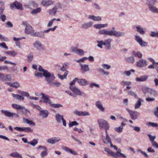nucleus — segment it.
<instances>
[{
    "instance_id": "f257e3e1",
    "label": "nucleus",
    "mask_w": 158,
    "mask_h": 158,
    "mask_svg": "<svg viewBox=\"0 0 158 158\" xmlns=\"http://www.w3.org/2000/svg\"><path fill=\"white\" fill-rule=\"evenodd\" d=\"M38 70L43 72V76L45 77L48 83L52 82L55 78L53 73H50L47 70L44 69L41 66H40Z\"/></svg>"
},
{
    "instance_id": "f03ea898",
    "label": "nucleus",
    "mask_w": 158,
    "mask_h": 158,
    "mask_svg": "<svg viewBox=\"0 0 158 158\" xmlns=\"http://www.w3.org/2000/svg\"><path fill=\"white\" fill-rule=\"evenodd\" d=\"M99 33L101 35L114 36L117 37L123 36L124 34L123 32H121L112 30L108 31L106 29L100 30L99 31Z\"/></svg>"
},
{
    "instance_id": "7ed1b4c3",
    "label": "nucleus",
    "mask_w": 158,
    "mask_h": 158,
    "mask_svg": "<svg viewBox=\"0 0 158 158\" xmlns=\"http://www.w3.org/2000/svg\"><path fill=\"white\" fill-rule=\"evenodd\" d=\"M104 149L105 151L109 155H111L114 157L117 158L118 157H121L126 158V157L125 155L120 152V150L119 151V150L116 153H115L110 151L108 148H105Z\"/></svg>"
},
{
    "instance_id": "20e7f679",
    "label": "nucleus",
    "mask_w": 158,
    "mask_h": 158,
    "mask_svg": "<svg viewBox=\"0 0 158 158\" xmlns=\"http://www.w3.org/2000/svg\"><path fill=\"white\" fill-rule=\"evenodd\" d=\"M98 121L101 129L103 128L105 131H107L109 129V125L107 121L102 119H98Z\"/></svg>"
},
{
    "instance_id": "39448f33",
    "label": "nucleus",
    "mask_w": 158,
    "mask_h": 158,
    "mask_svg": "<svg viewBox=\"0 0 158 158\" xmlns=\"http://www.w3.org/2000/svg\"><path fill=\"white\" fill-rule=\"evenodd\" d=\"M141 90L145 96L146 95L147 93H149L150 95L153 96H155L156 94L155 90L146 87H142Z\"/></svg>"
},
{
    "instance_id": "423d86ee",
    "label": "nucleus",
    "mask_w": 158,
    "mask_h": 158,
    "mask_svg": "<svg viewBox=\"0 0 158 158\" xmlns=\"http://www.w3.org/2000/svg\"><path fill=\"white\" fill-rule=\"evenodd\" d=\"M112 40L110 39H108L105 40L104 41H100L99 43L103 45H104L105 47V48L107 50L111 48V42Z\"/></svg>"
},
{
    "instance_id": "0eeeda50",
    "label": "nucleus",
    "mask_w": 158,
    "mask_h": 158,
    "mask_svg": "<svg viewBox=\"0 0 158 158\" xmlns=\"http://www.w3.org/2000/svg\"><path fill=\"white\" fill-rule=\"evenodd\" d=\"M1 112L3 114L6 116L9 117H12L15 116L16 117H18L19 115L15 113H13L9 111L8 110H1Z\"/></svg>"
},
{
    "instance_id": "6e6552de",
    "label": "nucleus",
    "mask_w": 158,
    "mask_h": 158,
    "mask_svg": "<svg viewBox=\"0 0 158 158\" xmlns=\"http://www.w3.org/2000/svg\"><path fill=\"white\" fill-rule=\"evenodd\" d=\"M135 40L141 47H146L148 45L147 43L143 40L141 38L138 36H135Z\"/></svg>"
},
{
    "instance_id": "1a4fd4ad",
    "label": "nucleus",
    "mask_w": 158,
    "mask_h": 158,
    "mask_svg": "<svg viewBox=\"0 0 158 158\" xmlns=\"http://www.w3.org/2000/svg\"><path fill=\"white\" fill-rule=\"evenodd\" d=\"M60 70L62 71L65 72L64 75H61L60 74L58 73L57 75L58 77L61 80H63L64 79L66 78V76L68 74V71L67 70V69L65 68L62 67L60 69Z\"/></svg>"
},
{
    "instance_id": "9d476101",
    "label": "nucleus",
    "mask_w": 158,
    "mask_h": 158,
    "mask_svg": "<svg viewBox=\"0 0 158 158\" xmlns=\"http://www.w3.org/2000/svg\"><path fill=\"white\" fill-rule=\"evenodd\" d=\"M15 129L19 131H24L25 132H32L33 130L29 127H23L22 128L16 127Z\"/></svg>"
},
{
    "instance_id": "9b49d317",
    "label": "nucleus",
    "mask_w": 158,
    "mask_h": 158,
    "mask_svg": "<svg viewBox=\"0 0 158 158\" xmlns=\"http://www.w3.org/2000/svg\"><path fill=\"white\" fill-rule=\"evenodd\" d=\"M71 50L72 52H76L81 56L83 55L84 54V52L83 50L81 49H78L76 47H71Z\"/></svg>"
},
{
    "instance_id": "f8f14e48",
    "label": "nucleus",
    "mask_w": 158,
    "mask_h": 158,
    "mask_svg": "<svg viewBox=\"0 0 158 158\" xmlns=\"http://www.w3.org/2000/svg\"><path fill=\"white\" fill-rule=\"evenodd\" d=\"M10 6L11 9H12L14 7H15L16 9H21L22 8V5L17 1H15L12 4H10Z\"/></svg>"
},
{
    "instance_id": "ddd939ff",
    "label": "nucleus",
    "mask_w": 158,
    "mask_h": 158,
    "mask_svg": "<svg viewBox=\"0 0 158 158\" xmlns=\"http://www.w3.org/2000/svg\"><path fill=\"white\" fill-rule=\"evenodd\" d=\"M25 32L26 34L32 35L34 32V31L32 27L30 25H28L26 27Z\"/></svg>"
},
{
    "instance_id": "4468645a",
    "label": "nucleus",
    "mask_w": 158,
    "mask_h": 158,
    "mask_svg": "<svg viewBox=\"0 0 158 158\" xmlns=\"http://www.w3.org/2000/svg\"><path fill=\"white\" fill-rule=\"evenodd\" d=\"M70 89L75 94L78 95H81V92L76 87L73 86H70Z\"/></svg>"
},
{
    "instance_id": "2eb2a0df",
    "label": "nucleus",
    "mask_w": 158,
    "mask_h": 158,
    "mask_svg": "<svg viewBox=\"0 0 158 158\" xmlns=\"http://www.w3.org/2000/svg\"><path fill=\"white\" fill-rule=\"evenodd\" d=\"M53 2L51 0H43L41 1V4L45 7L48 6L53 4Z\"/></svg>"
},
{
    "instance_id": "dca6fc26",
    "label": "nucleus",
    "mask_w": 158,
    "mask_h": 158,
    "mask_svg": "<svg viewBox=\"0 0 158 158\" xmlns=\"http://www.w3.org/2000/svg\"><path fill=\"white\" fill-rule=\"evenodd\" d=\"M136 64L139 67H142L146 66L147 64L146 60L141 59L137 61Z\"/></svg>"
},
{
    "instance_id": "f3484780",
    "label": "nucleus",
    "mask_w": 158,
    "mask_h": 158,
    "mask_svg": "<svg viewBox=\"0 0 158 158\" xmlns=\"http://www.w3.org/2000/svg\"><path fill=\"white\" fill-rule=\"evenodd\" d=\"M129 113L132 119H135L137 118L139 114V113L136 111L130 110H129Z\"/></svg>"
},
{
    "instance_id": "a211bd4d",
    "label": "nucleus",
    "mask_w": 158,
    "mask_h": 158,
    "mask_svg": "<svg viewBox=\"0 0 158 158\" xmlns=\"http://www.w3.org/2000/svg\"><path fill=\"white\" fill-rule=\"evenodd\" d=\"M60 140V139L58 137H53L48 139L47 142L51 144H53Z\"/></svg>"
},
{
    "instance_id": "6ab92c4d",
    "label": "nucleus",
    "mask_w": 158,
    "mask_h": 158,
    "mask_svg": "<svg viewBox=\"0 0 158 158\" xmlns=\"http://www.w3.org/2000/svg\"><path fill=\"white\" fill-rule=\"evenodd\" d=\"M49 114V113L47 110H41L40 111V115L43 118H45L47 117Z\"/></svg>"
},
{
    "instance_id": "aec40b11",
    "label": "nucleus",
    "mask_w": 158,
    "mask_h": 158,
    "mask_svg": "<svg viewBox=\"0 0 158 158\" xmlns=\"http://www.w3.org/2000/svg\"><path fill=\"white\" fill-rule=\"evenodd\" d=\"M11 106L13 108L18 110H23L25 109V107L24 106L16 104H13Z\"/></svg>"
},
{
    "instance_id": "412c9836",
    "label": "nucleus",
    "mask_w": 158,
    "mask_h": 158,
    "mask_svg": "<svg viewBox=\"0 0 158 158\" xmlns=\"http://www.w3.org/2000/svg\"><path fill=\"white\" fill-rule=\"evenodd\" d=\"M74 113L75 114L80 116H86L89 115V112L85 111V112H81L77 110H76L74 112Z\"/></svg>"
},
{
    "instance_id": "4be33fe9",
    "label": "nucleus",
    "mask_w": 158,
    "mask_h": 158,
    "mask_svg": "<svg viewBox=\"0 0 158 158\" xmlns=\"http://www.w3.org/2000/svg\"><path fill=\"white\" fill-rule=\"evenodd\" d=\"M42 94L43 95L42 98L43 99V102L45 103H48L50 105L52 102L49 99L48 96V95L45 96L43 93H42Z\"/></svg>"
},
{
    "instance_id": "5701e85b",
    "label": "nucleus",
    "mask_w": 158,
    "mask_h": 158,
    "mask_svg": "<svg viewBox=\"0 0 158 158\" xmlns=\"http://www.w3.org/2000/svg\"><path fill=\"white\" fill-rule=\"evenodd\" d=\"M77 82L78 84L82 85H86L88 84L89 83L85 79H79L78 78Z\"/></svg>"
},
{
    "instance_id": "b1692460",
    "label": "nucleus",
    "mask_w": 158,
    "mask_h": 158,
    "mask_svg": "<svg viewBox=\"0 0 158 158\" xmlns=\"http://www.w3.org/2000/svg\"><path fill=\"white\" fill-rule=\"evenodd\" d=\"M149 10L153 13H158V9L156 7L152 6L150 4L148 3Z\"/></svg>"
},
{
    "instance_id": "393cba45",
    "label": "nucleus",
    "mask_w": 158,
    "mask_h": 158,
    "mask_svg": "<svg viewBox=\"0 0 158 158\" xmlns=\"http://www.w3.org/2000/svg\"><path fill=\"white\" fill-rule=\"evenodd\" d=\"M6 83L10 86L15 88H17L20 86L19 84L17 82H15L13 83L7 82Z\"/></svg>"
},
{
    "instance_id": "a878e982",
    "label": "nucleus",
    "mask_w": 158,
    "mask_h": 158,
    "mask_svg": "<svg viewBox=\"0 0 158 158\" xmlns=\"http://www.w3.org/2000/svg\"><path fill=\"white\" fill-rule=\"evenodd\" d=\"M80 66L81 67V69L84 72H86L89 70V68L88 65L85 64L83 65L80 64Z\"/></svg>"
},
{
    "instance_id": "bb28decb",
    "label": "nucleus",
    "mask_w": 158,
    "mask_h": 158,
    "mask_svg": "<svg viewBox=\"0 0 158 158\" xmlns=\"http://www.w3.org/2000/svg\"><path fill=\"white\" fill-rule=\"evenodd\" d=\"M34 45L35 48H37L40 49V48L43 49V47L40 41H36L34 43Z\"/></svg>"
},
{
    "instance_id": "cd10ccee",
    "label": "nucleus",
    "mask_w": 158,
    "mask_h": 158,
    "mask_svg": "<svg viewBox=\"0 0 158 158\" xmlns=\"http://www.w3.org/2000/svg\"><path fill=\"white\" fill-rule=\"evenodd\" d=\"M96 106L98 109L102 111L104 110V108L103 107L101 102L99 101H97L96 102Z\"/></svg>"
},
{
    "instance_id": "c85d7f7f",
    "label": "nucleus",
    "mask_w": 158,
    "mask_h": 158,
    "mask_svg": "<svg viewBox=\"0 0 158 158\" xmlns=\"http://www.w3.org/2000/svg\"><path fill=\"white\" fill-rule=\"evenodd\" d=\"M125 125V124L124 122H122L121 123V125L119 127H115V130L118 132H121L122 131L123 126Z\"/></svg>"
},
{
    "instance_id": "c756f323",
    "label": "nucleus",
    "mask_w": 158,
    "mask_h": 158,
    "mask_svg": "<svg viewBox=\"0 0 158 158\" xmlns=\"http://www.w3.org/2000/svg\"><path fill=\"white\" fill-rule=\"evenodd\" d=\"M57 10V8L55 6L52 9L49 10L48 13L50 15H54L56 13Z\"/></svg>"
},
{
    "instance_id": "7c9ffc66",
    "label": "nucleus",
    "mask_w": 158,
    "mask_h": 158,
    "mask_svg": "<svg viewBox=\"0 0 158 158\" xmlns=\"http://www.w3.org/2000/svg\"><path fill=\"white\" fill-rule=\"evenodd\" d=\"M10 156L15 157L22 158V156L21 155L17 152H15L10 154Z\"/></svg>"
},
{
    "instance_id": "2f4dec72",
    "label": "nucleus",
    "mask_w": 158,
    "mask_h": 158,
    "mask_svg": "<svg viewBox=\"0 0 158 158\" xmlns=\"http://www.w3.org/2000/svg\"><path fill=\"white\" fill-rule=\"evenodd\" d=\"M131 54L132 56H137L139 58L142 57V53L139 52H136L133 51L131 52Z\"/></svg>"
},
{
    "instance_id": "473e14b6",
    "label": "nucleus",
    "mask_w": 158,
    "mask_h": 158,
    "mask_svg": "<svg viewBox=\"0 0 158 158\" xmlns=\"http://www.w3.org/2000/svg\"><path fill=\"white\" fill-rule=\"evenodd\" d=\"M55 118L56 120L58 123H60L61 120L63 118V116L60 115L59 114H56Z\"/></svg>"
},
{
    "instance_id": "72a5a7b5",
    "label": "nucleus",
    "mask_w": 158,
    "mask_h": 158,
    "mask_svg": "<svg viewBox=\"0 0 158 158\" xmlns=\"http://www.w3.org/2000/svg\"><path fill=\"white\" fill-rule=\"evenodd\" d=\"M148 78L147 76H144L141 77L140 78L137 77L136 78V80L137 81H145Z\"/></svg>"
},
{
    "instance_id": "f704fd0d",
    "label": "nucleus",
    "mask_w": 158,
    "mask_h": 158,
    "mask_svg": "<svg viewBox=\"0 0 158 158\" xmlns=\"http://www.w3.org/2000/svg\"><path fill=\"white\" fill-rule=\"evenodd\" d=\"M12 96L18 100H23L24 99V98L23 97L18 94H12Z\"/></svg>"
},
{
    "instance_id": "c9c22d12",
    "label": "nucleus",
    "mask_w": 158,
    "mask_h": 158,
    "mask_svg": "<svg viewBox=\"0 0 158 158\" xmlns=\"http://www.w3.org/2000/svg\"><path fill=\"white\" fill-rule=\"evenodd\" d=\"M89 19H93V20L97 21H100L101 20V18L99 16H95L94 15H89Z\"/></svg>"
},
{
    "instance_id": "e433bc0d",
    "label": "nucleus",
    "mask_w": 158,
    "mask_h": 158,
    "mask_svg": "<svg viewBox=\"0 0 158 158\" xmlns=\"http://www.w3.org/2000/svg\"><path fill=\"white\" fill-rule=\"evenodd\" d=\"M137 31L139 32L140 34L143 35L145 33V31L143 28L141 27L140 26H139L136 27Z\"/></svg>"
},
{
    "instance_id": "4c0bfd02",
    "label": "nucleus",
    "mask_w": 158,
    "mask_h": 158,
    "mask_svg": "<svg viewBox=\"0 0 158 158\" xmlns=\"http://www.w3.org/2000/svg\"><path fill=\"white\" fill-rule=\"evenodd\" d=\"M35 36H37L38 37H42L44 36V32H35L32 34Z\"/></svg>"
},
{
    "instance_id": "58836bf2",
    "label": "nucleus",
    "mask_w": 158,
    "mask_h": 158,
    "mask_svg": "<svg viewBox=\"0 0 158 158\" xmlns=\"http://www.w3.org/2000/svg\"><path fill=\"white\" fill-rule=\"evenodd\" d=\"M107 24H97L94 25V27L96 28H101L104 27H107Z\"/></svg>"
},
{
    "instance_id": "ea45409f",
    "label": "nucleus",
    "mask_w": 158,
    "mask_h": 158,
    "mask_svg": "<svg viewBox=\"0 0 158 158\" xmlns=\"http://www.w3.org/2000/svg\"><path fill=\"white\" fill-rule=\"evenodd\" d=\"M92 24L93 23L92 22L86 23L82 25V27L83 28L86 29L91 27Z\"/></svg>"
},
{
    "instance_id": "a19ab883",
    "label": "nucleus",
    "mask_w": 158,
    "mask_h": 158,
    "mask_svg": "<svg viewBox=\"0 0 158 158\" xmlns=\"http://www.w3.org/2000/svg\"><path fill=\"white\" fill-rule=\"evenodd\" d=\"M64 149L66 151L69 152H70L73 154L76 155L77 154V152H76L72 151L71 149H69L67 147H65Z\"/></svg>"
},
{
    "instance_id": "79ce46f5",
    "label": "nucleus",
    "mask_w": 158,
    "mask_h": 158,
    "mask_svg": "<svg viewBox=\"0 0 158 158\" xmlns=\"http://www.w3.org/2000/svg\"><path fill=\"white\" fill-rule=\"evenodd\" d=\"M6 53L9 55L13 56H15L17 54L16 52L14 51H8L6 52Z\"/></svg>"
},
{
    "instance_id": "37998d69",
    "label": "nucleus",
    "mask_w": 158,
    "mask_h": 158,
    "mask_svg": "<svg viewBox=\"0 0 158 158\" xmlns=\"http://www.w3.org/2000/svg\"><path fill=\"white\" fill-rule=\"evenodd\" d=\"M147 125L148 126H151L152 127H158V124L157 123L151 122L147 123Z\"/></svg>"
},
{
    "instance_id": "c03bdc74",
    "label": "nucleus",
    "mask_w": 158,
    "mask_h": 158,
    "mask_svg": "<svg viewBox=\"0 0 158 158\" xmlns=\"http://www.w3.org/2000/svg\"><path fill=\"white\" fill-rule=\"evenodd\" d=\"M142 100L140 98H139L137 102L136 103L135 105V108L137 109L141 105V102Z\"/></svg>"
},
{
    "instance_id": "a18cd8bd",
    "label": "nucleus",
    "mask_w": 158,
    "mask_h": 158,
    "mask_svg": "<svg viewBox=\"0 0 158 158\" xmlns=\"http://www.w3.org/2000/svg\"><path fill=\"white\" fill-rule=\"evenodd\" d=\"M23 121L24 122L27 123L29 125H32L33 126L35 125V123L32 121L29 120L28 119L26 118H24Z\"/></svg>"
},
{
    "instance_id": "49530a36",
    "label": "nucleus",
    "mask_w": 158,
    "mask_h": 158,
    "mask_svg": "<svg viewBox=\"0 0 158 158\" xmlns=\"http://www.w3.org/2000/svg\"><path fill=\"white\" fill-rule=\"evenodd\" d=\"M50 106L55 108H59L60 107H62L63 106L62 105L59 104H52L51 102L50 105Z\"/></svg>"
},
{
    "instance_id": "de8ad7c7",
    "label": "nucleus",
    "mask_w": 158,
    "mask_h": 158,
    "mask_svg": "<svg viewBox=\"0 0 158 158\" xmlns=\"http://www.w3.org/2000/svg\"><path fill=\"white\" fill-rule=\"evenodd\" d=\"M41 9L40 8H38L37 9H34L31 12L32 14H36L41 11Z\"/></svg>"
},
{
    "instance_id": "09e8293b",
    "label": "nucleus",
    "mask_w": 158,
    "mask_h": 158,
    "mask_svg": "<svg viewBox=\"0 0 158 158\" xmlns=\"http://www.w3.org/2000/svg\"><path fill=\"white\" fill-rule=\"evenodd\" d=\"M44 149V151L42 152L41 153V157L43 158L44 156L47 155V148L46 147L43 148Z\"/></svg>"
},
{
    "instance_id": "8fccbe9b",
    "label": "nucleus",
    "mask_w": 158,
    "mask_h": 158,
    "mask_svg": "<svg viewBox=\"0 0 158 158\" xmlns=\"http://www.w3.org/2000/svg\"><path fill=\"white\" fill-rule=\"evenodd\" d=\"M37 143L38 142L35 139H33L31 142H28V143L30 144L33 146H35Z\"/></svg>"
},
{
    "instance_id": "3c124183",
    "label": "nucleus",
    "mask_w": 158,
    "mask_h": 158,
    "mask_svg": "<svg viewBox=\"0 0 158 158\" xmlns=\"http://www.w3.org/2000/svg\"><path fill=\"white\" fill-rule=\"evenodd\" d=\"M79 124L76 121H73L70 122L69 125V127H72L73 126H76L78 125Z\"/></svg>"
},
{
    "instance_id": "603ef678",
    "label": "nucleus",
    "mask_w": 158,
    "mask_h": 158,
    "mask_svg": "<svg viewBox=\"0 0 158 158\" xmlns=\"http://www.w3.org/2000/svg\"><path fill=\"white\" fill-rule=\"evenodd\" d=\"M150 34L152 37H156L158 38V31H152Z\"/></svg>"
},
{
    "instance_id": "864d4df0",
    "label": "nucleus",
    "mask_w": 158,
    "mask_h": 158,
    "mask_svg": "<svg viewBox=\"0 0 158 158\" xmlns=\"http://www.w3.org/2000/svg\"><path fill=\"white\" fill-rule=\"evenodd\" d=\"M88 59V58L87 57H85L79 60H74V61L77 62V63H79L80 62H83L85 60H86Z\"/></svg>"
},
{
    "instance_id": "5fc2aeb1",
    "label": "nucleus",
    "mask_w": 158,
    "mask_h": 158,
    "mask_svg": "<svg viewBox=\"0 0 158 158\" xmlns=\"http://www.w3.org/2000/svg\"><path fill=\"white\" fill-rule=\"evenodd\" d=\"M19 93L23 96H26L28 97L29 96V93L26 92L20 91V92H19Z\"/></svg>"
},
{
    "instance_id": "6e6d98bb",
    "label": "nucleus",
    "mask_w": 158,
    "mask_h": 158,
    "mask_svg": "<svg viewBox=\"0 0 158 158\" xmlns=\"http://www.w3.org/2000/svg\"><path fill=\"white\" fill-rule=\"evenodd\" d=\"M105 132L106 134V139L108 143H110L111 142V140L110 138L109 137L107 132V131H105Z\"/></svg>"
},
{
    "instance_id": "4d7b16f0",
    "label": "nucleus",
    "mask_w": 158,
    "mask_h": 158,
    "mask_svg": "<svg viewBox=\"0 0 158 158\" xmlns=\"http://www.w3.org/2000/svg\"><path fill=\"white\" fill-rule=\"evenodd\" d=\"M5 81H11V77L10 75L7 74L5 76Z\"/></svg>"
},
{
    "instance_id": "13d9d810",
    "label": "nucleus",
    "mask_w": 158,
    "mask_h": 158,
    "mask_svg": "<svg viewBox=\"0 0 158 158\" xmlns=\"http://www.w3.org/2000/svg\"><path fill=\"white\" fill-rule=\"evenodd\" d=\"M156 2V0H149L147 1V4H148V3H150L152 6Z\"/></svg>"
},
{
    "instance_id": "bf43d9fd",
    "label": "nucleus",
    "mask_w": 158,
    "mask_h": 158,
    "mask_svg": "<svg viewBox=\"0 0 158 158\" xmlns=\"http://www.w3.org/2000/svg\"><path fill=\"white\" fill-rule=\"evenodd\" d=\"M56 20V19H52L48 23V27H49L52 26V25L53 24V22L54 21H55Z\"/></svg>"
},
{
    "instance_id": "052dcab7",
    "label": "nucleus",
    "mask_w": 158,
    "mask_h": 158,
    "mask_svg": "<svg viewBox=\"0 0 158 158\" xmlns=\"http://www.w3.org/2000/svg\"><path fill=\"white\" fill-rule=\"evenodd\" d=\"M148 136L151 143L152 142L154 141V140L156 138V137L155 136H152L150 134H148Z\"/></svg>"
},
{
    "instance_id": "680f3d73",
    "label": "nucleus",
    "mask_w": 158,
    "mask_h": 158,
    "mask_svg": "<svg viewBox=\"0 0 158 158\" xmlns=\"http://www.w3.org/2000/svg\"><path fill=\"white\" fill-rule=\"evenodd\" d=\"M32 107L34 108H36L38 110L40 111V110H42V109L40 106L37 105H35V104H33L32 105Z\"/></svg>"
},
{
    "instance_id": "e2e57ef3",
    "label": "nucleus",
    "mask_w": 158,
    "mask_h": 158,
    "mask_svg": "<svg viewBox=\"0 0 158 158\" xmlns=\"http://www.w3.org/2000/svg\"><path fill=\"white\" fill-rule=\"evenodd\" d=\"M146 100L148 102H153L155 100V98H149L148 97L146 98Z\"/></svg>"
},
{
    "instance_id": "0e129e2a",
    "label": "nucleus",
    "mask_w": 158,
    "mask_h": 158,
    "mask_svg": "<svg viewBox=\"0 0 158 158\" xmlns=\"http://www.w3.org/2000/svg\"><path fill=\"white\" fill-rule=\"evenodd\" d=\"M95 86L96 87H99V85L97 84L94 83H91L89 85V86H90V88H93V86Z\"/></svg>"
},
{
    "instance_id": "69168bd1",
    "label": "nucleus",
    "mask_w": 158,
    "mask_h": 158,
    "mask_svg": "<svg viewBox=\"0 0 158 158\" xmlns=\"http://www.w3.org/2000/svg\"><path fill=\"white\" fill-rule=\"evenodd\" d=\"M60 85V83L58 82H52V85H51L57 87H59Z\"/></svg>"
},
{
    "instance_id": "338daca9",
    "label": "nucleus",
    "mask_w": 158,
    "mask_h": 158,
    "mask_svg": "<svg viewBox=\"0 0 158 158\" xmlns=\"http://www.w3.org/2000/svg\"><path fill=\"white\" fill-rule=\"evenodd\" d=\"M33 58V55L31 54H30L28 56V61L29 62H31Z\"/></svg>"
},
{
    "instance_id": "774afa93",
    "label": "nucleus",
    "mask_w": 158,
    "mask_h": 158,
    "mask_svg": "<svg viewBox=\"0 0 158 158\" xmlns=\"http://www.w3.org/2000/svg\"><path fill=\"white\" fill-rule=\"evenodd\" d=\"M102 66L104 69H109L110 68V66L107 64H103L102 65Z\"/></svg>"
}]
</instances>
